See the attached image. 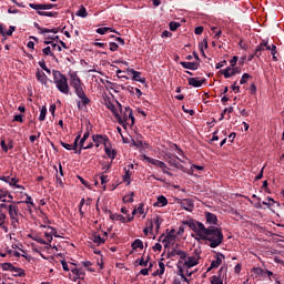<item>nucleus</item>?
Segmentation results:
<instances>
[{
  "mask_svg": "<svg viewBox=\"0 0 284 284\" xmlns=\"http://www.w3.org/2000/svg\"><path fill=\"white\" fill-rule=\"evenodd\" d=\"M204 215L206 225L210 226H205L203 222L195 220L184 221L183 225H187V227L196 234L197 241H204V245H209L212 250H216V247L221 246L225 240L223 229L216 226L219 225V217H216V214L205 212Z\"/></svg>",
  "mask_w": 284,
  "mask_h": 284,
  "instance_id": "nucleus-1",
  "label": "nucleus"
},
{
  "mask_svg": "<svg viewBox=\"0 0 284 284\" xmlns=\"http://www.w3.org/2000/svg\"><path fill=\"white\" fill-rule=\"evenodd\" d=\"M70 85L73 88L78 99H80V101H77L78 110H84V108H88V105L92 103V100H90L85 94V91L83 90V82H81V78H79L74 72L70 74Z\"/></svg>",
  "mask_w": 284,
  "mask_h": 284,
  "instance_id": "nucleus-2",
  "label": "nucleus"
},
{
  "mask_svg": "<svg viewBox=\"0 0 284 284\" xmlns=\"http://www.w3.org/2000/svg\"><path fill=\"white\" fill-rule=\"evenodd\" d=\"M53 82L55 84V88L61 92L62 94H70V85L68 84V78L61 73V71L53 70Z\"/></svg>",
  "mask_w": 284,
  "mask_h": 284,
  "instance_id": "nucleus-3",
  "label": "nucleus"
},
{
  "mask_svg": "<svg viewBox=\"0 0 284 284\" xmlns=\"http://www.w3.org/2000/svg\"><path fill=\"white\" fill-rule=\"evenodd\" d=\"M19 203L21 202H13L12 204H9V210H8L11 225L14 230L19 227V216H21V214L19 213Z\"/></svg>",
  "mask_w": 284,
  "mask_h": 284,
  "instance_id": "nucleus-4",
  "label": "nucleus"
},
{
  "mask_svg": "<svg viewBox=\"0 0 284 284\" xmlns=\"http://www.w3.org/2000/svg\"><path fill=\"white\" fill-rule=\"evenodd\" d=\"M143 160L146 163H150L151 165H154L155 168H160L163 172V174H168V176H172V172L168 171V164L161 160H156L154 158H150L148 155H143Z\"/></svg>",
  "mask_w": 284,
  "mask_h": 284,
  "instance_id": "nucleus-5",
  "label": "nucleus"
},
{
  "mask_svg": "<svg viewBox=\"0 0 284 284\" xmlns=\"http://www.w3.org/2000/svg\"><path fill=\"white\" fill-rule=\"evenodd\" d=\"M116 105L119 109H116V106L114 105V103H112V101L108 100L105 102V108H108V110H110L114 116V119H118L119 121H121V113H123V105H121V102L116 101Z\"/></svg>",
  "mask_w": 284,
  "mask_h": 284,
  "instance_id": "nucleus-6",
  "label": "nucleus"
},
{
  "mask_svg": "<svg viewBox=\"0 0 284 284\" xmlns=\"http://www.w3.org/2000/svg\"><path fill=\"white\" fill-rule=\"evenodd\" d=\"M92 141L95 145V148H101V145H108L110 143V138L105 134H93Z\"/></svg>",
  "mask_w": 284,
  "mask_h": 284,
  "instance_id": "nucleus-7",
  "label": "nucleus"
},
{
  "mask_svg": "<svg viewBox=\"0 0 284 284\" xmlns=\"http://www.w3.org/2000/svg\"><path fill=\"white\" fill-rule=\"evenodd\" d=\"M200 258H201V253L195 251V255L189 256L187 261L184 262L185 267H187L189 270H192V267L199 265Z\"/></svg>",
  "mask_w": 284,
  "mask_h": 284,
  "instance_id": "nucleus-8",
  "label": "nucleus"
},
{
  "mask_svg": "<svg viewBox=\"0 0 284 284\" xmlns=\"http://www.w3.org/2000/svg\"><path fill=\"white\" fill-rule=\"evenodd\" d=\"M29 7L32 8V10H37V12L41 10H52V8H57V4L47 3V4H39V3H29Z\"/></svg>",
  "mask_w": 284,
  "mask_h": 284,
  "instance_id": "nucleus-9",
  "label": "nucleus"
},
{
  "mask_svg": "<svg viewBox=\"0 0 284 284\" xmlns=\"http://www.w3.org/2000/svg\"><path fill=\"white\" fill-rule=\"evenodd\" d=\"M179 203L182 210H185L186 212H192V210H194V202L190 199H183Z\"/></svg>",
  "mask_w": 284,
  "mask_h": 284,
  "instance_id": "nucleus-10",
  "label": "nucleus"
},
{
  "mask_svg": "<svg viewBox=\"0 0 284 284\" xmlns=\"http://www.w3.org/2000/svg\"><path fill=\"white\" fill-rule=\"evenodd\" d=\"M220 73L223 74L224 79H230L236 74H239V68L227 67L225 70H220Z\"/></svg>",
  "mask_w": 284,
  "mask_h": 284,
  "instance_id": "nucleus-11",
  "label": "nucleus"
},
{
  "mask_svg": "<svg viewBox=\"0 0 284 284\" xmlns=\"http://www.w3.org/2000/svg\"><path fill=\"white\" fill-rule=\"evenodd\" d=\"M134 170V164H129L128 166L124 168V175H123V182L126 183V185H130L131 183V176H132V171Z\"/></svg>",
  "mask_w": 284,
  "mask_h": 284,
  "instance_id": "nucleus-12",
  "label": "nucleus"
},
{
  "mask_svg": "<svg viewBox=\"0 0 284 284\" xmlns=\"http://www.w3.org/2000/svg\"><path fill=\"white\" fill-rule=\"evenodd\" d=\"M180 65H182V68H184V70H196L197 68L201 67V62L182 61V62H180Z\"/></svg>",
  "mask_w": 284,
  "mask_h": 284,
  "instance_id": "nucleus-13",
  "label": "nucleus"
},
{
  "mask_svg": "<svg viewBox=\"0 0 284 284\" xmlns=\"http://www.w3.org/2000/svg\"><path fill=\"white\" fill-rule=\"evenodd\" d=\"M265 50H267V41L264 40L256 47L254 51L256 59H261V54L265 52Z\"/></svg>",
  "mask_w": 284,
  "mask_h": 284,
  "instance_id": "nucleus-14",
  "label": "nucleus"
},
{
  "mask_svg": "<svg viewBox=\"0 0 284 284\" xmlns=\"http://www.w3.org/2000/svg\"><path fill=\"white\" fill-rule=\"evenodd\" d=\"M128 72H130L133 75L132 81H138L139 83H145V78H141V72L134 69H128Z\"/></svg>",
  "mask_w": 284,
  "mask_h": 284,
  "instance_id": "nucleus-15",
  "label": "nucleus"
},
{
  "mask_svg": "<svg viewBox=\"0 0 284 284\" xmlns=\"http://www.w3.org/2000/svg\"><path fill=\"white\" fill-rule=\"evenodd\" d=\"M189 85H192V88H201L203 83H205V78L199 80V78H187Z\"/></svg>",
  "mask_w": 284,
  "mask_h": 284,
  "instance_id": "nucleus-16",
  "label": "nucleus"
},
{
  "mask_svg": "<svg viewBox=\"0 0 284 284\" xmlns=\"http://www.w3.org/2000/svg\"><path fill=\"white\" fill-rule=\"evenodd\" d=\"M36 77H37L39 83H41L42 85H45V88H48V75H45V73L43 71L38 69Z\"/></svg>",
  "mask_w": 284,
  "mask_h": 284,
  "instance_id": "nucleus-17",
  "label": "nucleus"
},
{
  "mask_svg": "<svg viewBox=\"0 0 284 284\" xmlns=\"http://www.w3.org/2000/svg\"><path fill=\"white\" fill-rule=\"evenodd\" d=\"M176 241V230H171L162 240V243H174Z\"/></svg>",
  "mask_w": 284,
  "mask_h": 284,
  "instance_id": "nucleus-18",
  "label": "nucleus"
},
{
  "mask_svg": "<svg viewBox=\"0 0 284 284\" xmlns=\"http://www.w3.org/2000/svg\"><path fill=\"white\" fill-rule=\"evenodd\" d=\"M153 205L154 207H165V205H168V197L164 195L158 196L156 202Z\"/></svg>",
  "mask_w": 284,
  "mask_h": 284,
  "instance_id": "nucleus-19",
  "label": "nucleus"
},
{
  "mask_svg": "<svg viewBox=\"0 0 284 284\" xmlns=\"http://www.w3.org/2000/svg\"><path fill=\"white\" fill-rule=\"evenodd\" d=\"M91 241H93V243H97L98 245H103L105 244V237H101V235L93 233L91 235Z\"/></svg>",
  "mask_w": 284,
  "mask_h": 284,
  "instance_id": "nucleus-20",
  "label": "nucleus"
},
{
  "mask_svg": "<svg viewBox=\"0 0 284 284\" xmlns=\"http://www.w3.org/2000/svg\"><path fill=\"white\" fill-rule=\"evenodd\" d=\"M14 274L13 276L16 278H23L26 277V271L21 267H17V266H13V271H12Z\"/></svg>",
  "mask_w": 284,
  "mask_h": 284,
  "instance_id": "nucleus-21",
  "label": "nucleus"
},
{
  "mask_svg": "<svg viewBox=\"0 0 284 284\" xmlns=\"http://www.w3.org/2000/svg\"><path fill=\"white\" fill-rule=\"evenodd\" d=\"M18 183H19V179H17V178L9 179V185L11 187H16L17 190H26V187L23 185H20Z\"/></svg>",
  "mask_w": 284,
  "mask_h": 284,
  "instance_id": "nucleus-22",
  "label": "nucleus"
},
{
  "mask_svg": "<svg viewBox=\"0 0 284 284\" xmlns=\"http://www.w3.org/2000/svg\"><path fill=\"white\" fill-rule=\"evenodd\" d=\"M72 274H74L75 278H85V271L83 268H72L71 270Z\"/></svg>",
  "mask_w": 284,
  "mask_h": 284,
  "instance_id": "nucleus-23",
  "label": "nucleus"
},
{
  "mask_svg": "<svg viewBox=\"0 0 284 284\" xmlns=\"http://www.w3.org/2000/svg\"><path fill=\"white\" fill-rule=\"evenodd\" d=\"M130 119V113L128 111H125L122 113V115H120V120L115 119V121L120 124V125H124L125 122Z\"/></svg>",
  "mask_w": 284,
  "mask_h": 284,
  "instance_id": "nucleus-24",
  "label": "nucleus"
},
{
  "mask_svg": "<svg viewBox=\"0 0 284 284\" xmlns=\"http://www.w3.org/2000/svg\"><path fill=\"white\" fill-rule=\"evenodd\" d=\"M104 152H105L106 156H109V159H111V161H114V159H116V150H112V149H110V146L105 145Z\"/></svg>",
  "mask_w": 284,
  "mask_h": 284,
  "instance_id": "nucleus-25",
  "label": "nucleus"
},
{
  "mask_svg": "<svg viewBox=\"0 0 284 284\" xmlns=\"http://www.w3.org/2000/svg\"><path fill=\"white\" fill-rule=\"evenodd\" d=\"M266 50H270L271 51V54H272V59H273V61H278V58L276 57V54H277V50H276V45L275 44H271V45H268L267 43H266Z\"/></svg>",
  "mask_w": 284,
  "mask_h": 284,
  "instance_id": "nucleus-26",
  "label": "nucleus"
},
{
  "mask_svg": "<svg viewBox=\"0 0 284 284\" xmlns=\"http://www.w3.org/2000/svg\"><path fill=\"white\" fill-rule=\"evenodd\" d=\"M131 145H133V148H145V145H148V143L139 140V138L136 139H132L131 140Z\"/></svg>",
  "mask_w": 284,
  "mask_h": 284,
  "instance_id": "nucleus-27",
  "label": "nucleus"
},
{
  "mask_svg": "<svg viewBox=\"0 0 284 284\" xmlns=\"http://www.w3.org/2000/svg\"><path fill=\"white\" fill-rule=\"evenodd\" d=\"M37 14L40 17H59V12L57 11H37Z\"/></svg>",
  "mask_w": 284,
  "mask_h": 284,
  "instance_id": "nucleus-28",
  "label": "nucleus"
},
{
  "mask_svg": "<svg viewBox=\"0 0 284 284\" xmlns=\"http://www.w3.org/2000/svg\"><path fill=\"white\" fill-rule=\"evenodd\" d=\"M180 245L175 244L174 248L169 252L168 258H174V256H179V253H181V250H179Z\"/></svg>",
  "mask_w": 284,
  "mask_h": 284,
  "instance_id": "nucleus-29",
  "label": "nucleus"
},
{
  "mask_svg": "<svg viewBox=\"0 0 284 284\" xmlns=\"http://www.w3.org/2000/svg\"><path fill=\"white\" fill-rule=\"evenodd\" d=\"M132 250H143V241L140 239L134 240V242L131 244Z\"/></svg>",
  "mask_w": 284,
  "mask_h": 284,
  "instance_id": "nucleus-30",
  "label": "nucleus"
},
{
  "mask_svg": "<svg viewBox=\"0 0 284 284\" xmlns=\"http://www.w3.org/2000/svg\"><path fill=\"white\" fill-rule=\"evenodd\" d=\"M8 219V215L6 212L0 211V229L6 230V221Z\"/></svg>",
  "mask_w": 284,
  "mask_h": 284,
  "instance_id": "nucleus-31",
  "label": "nucleus"
},
{
  "mask_svg": "<svg viewBox=\"0 0 284 284\" xmlns=\"http://www.w3.org/2000/svg\"><path fill=\"white\" fill-rule=\"evenodd\" d=\"M110 219L111 221H120L121 223H125V217L118 213H114V214L111 213Z\"/></svg>",
  "mask_w": 284,
  "mask_h": 284,
  "instance_id": "nucleus-32",
  "label": "nucleus"
},
{
  "mask_svg": "<svg viewBox=\"0 0 284 284\" xmlns=\"http://www.w3.org/2000/svg\"><path fill=\"white\" fill-rule=\"evenodd\" d=\"M105 32H116V31L110 27H102L97 29L98 34H105Z\"/></svg>",
  "mask_w": 284,
  "mask_h": 284,
  "instance_id": "nucleus-33",
  "label": "nucleus"
},
{
  "mask_svg": "<svg viewBox=\"0 0 284 284\" xmlns=\"http://www.w3.org/2000/svg\"><path fill=\"white\" fill-rule=\"evenodd\" d=\"M125 112L129 113V119L131 120V125H134L135 123V118H134V112L132 111V109L130 106H125Z\"/></svg>",
  "mask_w": 284,
  "mask_h": 284,
  "instance_id": "nucleus-34",
  "label": "nucleus"
},
{
  "mask_svg": "<svg viewBox=\"0 0 284 284\" xmlns=\"http://www.w3.org/2000/svg\"><path fill=\"white\" fill-rule=\"evenodd\" d=\"M169 28H170L171 32H176V30H179V28H181V23L176 22V21H171L169 24Z\"/></svg>",
  "mask_w": 284,
  "mask_h": 284,
  "instance_id": "nucleus-35",
  "label": "nucleus"
},
{
  "mask_svg": "<svg viewBox=\"0 0 284 284\" xmlns=\"http://www.w3.org/2000/svg\"><path fill=\"white\" fill-rule=\"evenodd\" d=\"M77 17H81L82 19H85V17H88V10L85 9V7H81L78 12H77Z\"/></svg>",
  "mask_w": 284,
  "mask_h": 284,
  "instance_id": "nucleus-36",
  "label": "nucleus"
},
{
  "mask_svg": "<svg viewBox=\"0 0 284 284\" xmlns=\"http://www.w3.org/2000/svg\"><path fill=\"white\" fill-rule=\"evenodd\" d=\"M3 272H13L14 265L12 263H3L1 264Z\"/></svg>",
  "mask_w": 284,
  "mask_h": 284,
  "instance_id": "nucleus-37",
  "label": "nucleus"
},
{
  "mask_svg": "<svg viewBox=\"0 0 284 284\" xmlns=\"http://www.w3.org/2000/svg\"><path fill=\"white\" fill-rule=\"evenodd\" d=\"M31 239L36 241V243H40V245H48V242L39 235L31 236Z\"/></svg>",
  "mask_w": 284,
  "mask_h": 284,
  "instance_id": "nucleus-38",
  "label": "nucleus"
},
{
  "mask_svg": "<svg viewBox=\"0 0 284 284\" xmlns=\"http://www.w3.org/2000/svg\"><path fill=\"white\" fill-rule=\"evenodd\" d=\"M169 165H171V168H176L179 170V168H181V163H179V161H176L175 159L169 158L168 161Z\"/></svg>",
  "mask_w": 284,
  "mask_h": 284,
  "instance_id": "nucleus-39",
  "label": "nucleus"
},
{
  "mask_svg": "<svg viewBox=\"0 0 284 284\" xmlns=\"http://www.w3.org/2000/svg\"><path fill=\"white\" fill-rule=\"evenodd\" d=\"M250 79H252V75L250 73H244L240 80L241 85H245Z\"/></svg>",
  "mask_w": 284,
  "mask_h": 284,
  "instance_id": "nucleus-40",
  "label": "nucleus"
},
{
  "mask_svg": "<svg viewBox=\"0 0 284 284\" xmlns=\"http://www.w3.org/2000/svg\"><path fill=\"white\" fill-rule=\"evenodd\" d=\"M124 203H134V192H131L130 195L123 197Z\"/></svg>",
  "mask_w": 284,
  "mask_h": 284,
  "instance_id": "nucleus-41",
  "label": "nucleus"
},
{
  "mask_svg": "<svg viewBox=\"0 0 284 284\" xmlns=\"http://www.w3.org/2000/svg\"><path fill=\"white\" fill-rule=\"evenodd\" d=\"M45 114H48V108L42 106L39 115V121H45Z\"/></svg>",
  "mask_w": 284,
  "mask_h": 284,
  "instance_id": "nucleus-42",
  "label": "nucleus"
},
{
  "mask_svg": "<svg viewBox=\"0 0 284 284\" xmlns=\"http://www.w3.org/2000/svg\"><path fill=\"white\" fill-rule=\"evenodd\" d=\"M211 284H223V278L216 276V275H213L211 277Z\"/></svg>",
  "mask_w": 284,
  "mask_h": 284,
  "instance_id": "nucleus-43",
  "label": "nucleus"
},
{
  "mask_svg": "<svg viewBox=\"0 0 284 284\" xmlns=\"http://www.w3.org/2000/svg\"><path fill=\"white\" fill-rule=\"evenodd\" d=\"M223 258H225V255L223 253H215V262L221 265L223 263Z\"/></svg>",
  "mask_w": 284,
  "mask_h": 284,
  "instance_id": "nucleus-44",
  "label": "nucleus"
},
{
  "mask_svg": "<svg viewBox=\"0 0 284 284\" xmlns=\"http://www.w3.org/2000/svg\"><path fill=\"white\" fill-rule=\"evenodd\" d=\"M48 32H52L53 34H57L59 32L58 28L53 29H41V34H48Z\"/></svg>",
  "mask_w": 284,
  "mask_h": 284,
  "instance_id": "nucleus-45",
  "label": "nucleus"
},
{
  "mask_svg": "<svg viewBox=\"0 0 284 284\" xmlns=\"http://www.w3.org/2000/svg\"><path fill=\"white\" fill-rule=\"evenodd\" d=\"M220 266H221V264L215 262V260H214V261L211 262V265L207 268V272H212V270H217V267H220Z\"/></svg>",
  "mask_w": 284,
  "mask_h": 284,
  "instance_id": "nucleus-46",
  "label": "nucleus"
},
{
  "mask_svg": "<svg viewBox=\"0 0 284 284\" xmlns=\"http://www.w3.org/2000/svg\"><path fill=\"white\" fill-rule=\"evenodd\" d=\"M43 54H45V57H54V53H52V49L50 47H45L42 50Z\"/></svg>",
  "mask_w": 284,
  "mask_h": 284,
  "instance_id": "nucleus-47",
  "label": "nucleus"
},
{
  "mask_svg": "<svg viewBox=\"0 0 284 284\" xmlns=\"http://www.w3.org/2000/svg\"><path fill=\"white\" fill-rule=\"evenodd\" d=\"M20 203H27V205H32V207H36L34 202L32 201V196L27 195L26 201H22Z\"/></svg>",
  "mask_w": 284,
  "mask_h": 284,
  "instance_id": "nucleus-48",
  "label": "nucleus"
},
{
  "mask_svg": "<svg viewBox=\"0 0 284 284\" xmlns=\"http://www.w3.org/2000/svg\"><path fill=\"white\" fill-rule=\"evenodd\" d=\"M109 45H110L111 52H116V50H119V44L115 42H110Z\"/></svg>",
  "mask_w": 284,
  "mask_h": 284,
  "instance_id": "nucleus-49",
  "label": "nucleus"
},
{
  "mask_svg": "<svg viewBox=\"0 0 284 284\" xmlns=\"http://www.w3.org/2000/svg\"><path fill=\"white\" fill-rule=\"evenodd\" d=\"M159 267H160V276H163L165 274V264L163 262H159Z\"/></svg>",
  "mask_w": 284,
  "mask_h": 284,
  "instance_id": "nucleus-50",
  "label": "nucleus"
},
{
  "mask_svg": "<svg viewBox=\"0 0 284 284\" xmlns=\"http://www.w3.org/2000/svg\"><path fill=\"white\" fill-rule=\"evenodd\" d=\"M183 112H185V114H190V116H194L195 112L192 109H186L185 105L182 106Z\"/></svg>",
  "mask_w": 284,
  "mask_h": 284,
  "instance_id": "nucleus-51",
  "label": "nucleus"
},
{
  "mask_svg": "<svg viewBox=\"0 0 284 284\" xmlns=\"http://www.w3.org/2000/svg\"><path fill=\"white\" fill-rule=\"evenodd\" d=\"M44 237L47 239V245H50V243H52V233H44Z\"/></svg>",
  "mask_w": 284,
  "mask_h": 284,
  "instance_id": "nucleus-52",
  "label": "nucleus"
},
{
  "mask_svg": "<svg viewBox=\"0 0 284 284\" xmlns=\"http://www.w3.org/2000/svg\"><path fill=\"white\" fill-rule=\"evenodd\" d=\"M148 261H150V255L148 256L146 261L143 257H141L139 265H141V267H148Z\"/></svg>",
  "mask_w": 284,
  "mask_h": 284,
  "instance_id": "nucleus-53",
  "label": "nucleus"
},
{
  "mask_svg": "<svg viewBox=\"0 0 284 284\" xmlns=\"http://www.w3.org/2000/svg\"><path fill=\"white\" fill-rule=\"evenodd\" d=\"M4 210H7V212H8L10 210V204L1 203L0 212H6Z\"/></svg>",
  "mask_w": 284,
  "mask_h": 284,
  "instance_id": "nucleus-54",
  "label": "nucleus"
},
{
  "mask_svg": "<svg viewBox=\"0 0 284 284\" xmlns=\"http://www.w3.org/2000/svg\"><path fill=\"white\" fill-rule=\"evenodd\" d=\"M265 172V166H263L260 173L255 176V181H261L263 179V173Z\"/></svg>",
  "mask_w": 284,
  "mask_h": 284,
  "instance_id": "nucleus-55",
  "label": "nucleus"
},
{
  "mask_svg": "<svg viewBox=\"0 0 284 284\" xmlns=\"http://www.w3.org/2000/svg\"><path fill=\"white\" fill-rule=\"evenodd\" d=\"M178 256H180L181 261H185V258H187V252H185V251H180V253L178 254Z\"/></svg>",
  "mask_w": 284,
  "mask_h": 284,
  "instance_id": "nucleus-56",
  "label": "nucleus"
},
{
  "mask_svg": "<svg viewBox=\"0 0 284 284\" xmlns=\"http://www.w3.org/2000/svg\"><path fill=\"white\" fill-rule=\"evenodd\" d=\"M223 272H227V267L222 266V267L217 271V278H222L221 276H223Z\"/></svg>",
  "mask_w": 284,
  "mask_h": 284,
  "instance_id": "nucleus-57",
  "label": "nucleus"
},
{
  "mask_svg": "<svg viewBox=\"0 0 284 284\" xmlns=\"http://www.w3.org/2000/svg\"><path fill=\"white\" fill-rule=\"evenodd\" d=\"M14 30H17L16 27H9V30L7 32H4V34H7V37H12V33L14 32Z\"/></svg>",
  "mask_w": 284,
  "mask_h": 284,
  "instance_id": "nucleus-58",
  "label": "nucleus"
},
{
  "mask_svg": "<svg viewBox=\"0 0 284 284\" xmlns=\"http://www.w3.org/2000/svg\"><path fill=\"white\" fill-rule=\"evenodd\" d=\"M13 121H17L18 123H23V115L21 114L14 115Z\"/></svg>",
  "mask_w": 284,
  "mask_h": 284,
  "instance_id": "nucleus-59",
  "label": "nucleus"
},
{
  "mask_svg": "<svg viewBox=\"0 0 284 284\" xmlns=\"http://www.w3.org/2000/svg\"><path fill=\"white\" fill-rule=\"evenodd\" d=\"M237 62H239V57L234 55V57L231 59V61H230L231 68H234Z\"/></svg>",
  "mask_w": 284,
  "mask_h": 284,
  "instance_id": "nucleus-60",
  "label": "nucleus"
},
{
  "mask_svg": "<svg viewBox=\"0 0 284 284\" xmlns=\"http://www.w3.org/2000/svg\"><path fill=\"white\" fill-rule=\"evenodd\" d=\"M8 196V190L6 189H0V200L6 199Z\"/></svg>",
  "mask_w": 284,
  "mask_h": 284,
  "instance_id": "nucleus-61",
  "label": "nucleus"
},
{
  "mask_svg": "<svg viewBox=\"0 0 284 284\" xmlns=\"http://www.w3.org/2000/svg\"><path fill=\"white\" fill-rule=\"evenodd\" d=\"M60 145L62 148H64V150H72V144H68V143L63 142V141L60 142Z\"/></svg>",
  "mask_w": 284,
  "mask_h": 284,
  "instance_id": "nucleus-62",
  "label": "nucleus"
},
{
  "mask_svg": "<svg viewBox=\"0 0 284 284\" xmlns=\"http://www.w3.org/2000/svg\"><path fill=\"white\" fill-rule=\"evenodd\" d=\"M161 250H163L161 243H155V245L153 246V252H161Z\"/></svg>",
  "mask_w": 284,
  "mask_h": 284,
  "instance_id": "nucleus-63",
  "label": "nucleus"
},
{
  "mask_svg": "<svg viewBox=\"0 0 284 284\" xmlns=\"http://www.w3.org/2000/svg\"><path fill=\"white\" fill-rule=\"evenodd\" d=\"M203 30H204V28L203 27H196L195 29H194V34H203Z\"/></svg>",
  "mask_w": 284,
  "mask_h": 284,
  "instance_id": "nucleus-64",
  "label": "nucleus"
}]
</instances>
